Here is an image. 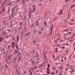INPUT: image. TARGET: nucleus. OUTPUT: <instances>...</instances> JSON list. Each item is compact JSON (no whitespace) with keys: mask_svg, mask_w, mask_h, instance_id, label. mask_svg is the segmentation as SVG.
<instances>
[{"mask_svg":"<svg viewBox=\"0 0 75 75\" xmlns=\"http://www.w3.org/2000/svg\"><path fill=\"white\" fill-rule=\"evenodd\" d=\"M35 11V5H33V9L32 10V12L33 13H34Z\"/></svg>","mask_w":75,"mask_h":75,"instance_id":"obj_1","label":"nucleus"},{"mask_svg":"<svg viewBox=\"0 0 75 75\" xmlns=\"http://www.w3.org/2000/svg\"><path fill=\"white\" fill-rule=\"evenodd\" d=\"M29 11L30 13L28 14V18H30V15L31 14H32V12L31 11V8H29Z\"/></svg>","mask_w":75,"mask_h":75,"instance_id":"obj_2","label":"nucleus"},{"mask_svg":"<svg viewBox=\"0 0 75 75\" xmlns=\"http://www.w3.org/2000/svg\"><path fill=\"white\" fill-rule=\"evenodd\" d=\"M16 8H17V6H15L14 8H13L11 10V11H14L15 10H16Z\"/></svg>","mask_w":75,"mask_h":75,"instance_id":"obj_3","label":"nucleus"},{"mask_svg":"<svg viewBox=\"0 0 75 75\" xmlns=\"http://www.w3.org/2000/svg\"><path fill=\"white\" fill-rule=\"evenodd\" d=\"M53 25H54V24H52V26L51 28L50 29V34L49 35L52 34V28H53Z\"/></svg>","mask_w":75,"mask_h":75,"instance_id":"obj_4","label":"nucleus"},{"mask_svg":"<svg viewBox=\"0 0 75 75\" xmlns=\"http://www.w3.org/2000/svg\"><path fill=\"white\" fill-rule=\"evenodd\" d=\"M35 25L36 27H38V21H37L36 23H35Z\"/></svg>","mask_w":75,"mask_h":75,"instance_id":"obj_5","label":"nucleus"},{"mask_svg":"<svg viewBox=\"0 0 75 75\" xmlns=\"http://www.w3.org/2000/svg\"><path fill=\"white\" fill-rule=\"evenodd\" d=\"M11 57H12V55H10L8 57V61L9 60H10V58H11Z\"/></svg>","mask_w":75,"mask_h":75,"instance_id":"obj_6","label":"nucleus"},{"mask_svg":"<svg viewBox=\"0 0 75 75\" xmlns=\"http://www.w3.org/2000/svg\"><path fill=\"white\" fill-rule=\"evenodd\" d=\"M16 59H17V58H13V62L15 63V62L16 61Z\"/></svg>","mask_w":75,"mask_h":75,"instance_id":"obj_7","label":"nucleus"},{"mask_svg":"<svg viewBox=\"0 0 75 75\" xmlns=\"http://www.w3.org/2000/svg\"><path fill=\"white\" fill-rule=\"evenodd\" d=\"M11 14H12V17H13V16H14V12H12V13H11Z\"/></svg>","mask_w":75,"mask_h":75,"instance_id":"obj_8","label":"nucleus"},{"mask_svg":"<svg viewBox=\"0 0 75 75\" xmlns=\"http://www.w3.org/2000/svg\"><path fill=\"white\" fill-rule=\"evenodd\" d=\"M30 32H28L26 33L25 35V37H27V35H28L29 34H30Z\"/></svg>","mask_w":75,"mask_h":75,"instance_id":"obj_9","label":"nucleus"},{"mask_svg":"<svg viewBox=\"0 0 75 75\" xmlns=\"http://www.w3.org/2000/svg\"><path fill=\"white\" fill-rule=\"evenodd\" d=\"M21 57L20 56L19 57V58L18 59V61H21Z\"/></svg>","mask_w":75,"mask_h":75,"instance_id":"obj_10","label":"nucleus"},{"mask_svg":"<svg viewBox=\"0 0 75 75\" xmlns=\"http://www.w3.org/2000/svg\"><path fill=\"white\" fill-rule=\"evenodd\" d=\"M4 11V9L3 8L2 9V11L0 12V14H1V13H2V12H3Z\"/></svg>","mask_w":75,"mask_h":75,"instance_id":"obj_11","label":"nucleus"},{"mask_svg":"<svg viewBox=\"0 0 75 75\" xmlns=\"http://www.w3.org/2000/svg\"><path fill=\"white\" fill-rule=\"evenodd\" d=\"M44 25L46 26L47 25V23L46 22V21H45L44 23Z\"/></svg>","mask_w":75,"mask_h":75,"instance_id":"obj_12","label":"nucleus"},{"mask_svg":"<svg viewBox=\"0 0 75 75\" xmlns=\"http://www.w3.org/2000/svg\"><path fill=\"white\" fill-rule=\"evenodd\" d=\"M63 69V67H60L59 68V69L60 70H61V69Z\"/></svg>","mask_w":75,"mask_h":75,"instance_id":"obj_13","label":"nucleus"},{"mask_svg":"<svg viewBox=\"0 0 75 75\" xmlns=\"http://www.w3.org/2000/svg\"><path fill=\"white\" fill-rule=\"evenodd\" d=\"M17 41H18V40H19V36H17Z\"/></svg>","mask_w":75,"mask_h":75,"instance_id":"obj_14","label":"nucleus"},{"mask_svg":"<svg viewBox=\"0 0 75 75\" xmlns=\"http://www.w3.org/2000/svg\"><path fill=\"white\" fill-rule=\"evenodd\" d=\"M69 1V0H66L65 1V3H67L68 1Z\"/></svg>","mask_w":75,"mask_h":75,"instance_id":"obj_15","label":"nucleus"},{"mask_svg":"<svg viewBox=\"0 0 75 75\" xmlns=\"http://www.w3.org/2000/svg\"><path fill=\"white\" fill-rule=\"evenodd\" d=\"M20 54H21V53L20 52H19L17 54L18 57V56H19Z\"/></svg>","mask_w":75,"mask_h":75,"instance_id":"obj_16","label":"nucleus"},{"mask_svg":"<svg viewBox=\"0 0 75 75\" xmlns=\"http://www.w3.org/2000/svg\"><path fill=\"white\" fill-rule=\"evenodd\" d=\"M62 10H61L60 11V13H59V14H62Z\"/></svg>","mask_w":75,"mask_h":75,"instance_id":"obj_17","label":"nucleus"},{"mask_svg":"<svg viewBox=\"0 0 75 75\" xmlns=\"http://www.w3.org/2000/svg\"><path fill=\"white\" fill-rule=\"evenodd\" d=\"M18 45H16V48L17 49V50H18V47H17Z\"/></svg>","mask_w":75,"mask_h":75,"instance_id":"obj_18","label":"nucleus"},{"mask_svg":"<svg viewBox=\"0 0 75 75\" xmlns=\"http://www.w3.org/2000/svg\"><path fill=\"white\" fill-rule=\"evenodd\" d=\"M18 51L16 50H15V53H18Z\"/></svg>","mask_w":75,"mask_h":75,"instance_id":"obj_19","label":"nucleus"},{"mask_svg":"<svg viewBox=\"0 0 75 75\" xmlns=\"http://www.w3.org/2000/svg\"><path fill=\"white\" fill-rule=\"evenodd\" d=\"M5 23H6V21H4L3 23V24L4 25L5 24Z\"/></svg>","mask_w":75,"mask_h":75,"instance_id":"obj_20","label":"nucleus"},{"mask_svg":"<svg viewBox=\"0 0 75 75\" xmlns=\"http://www.w3.org/2000/svg\"><path fill=\"white\" fill-rule=\"evenodd\" d=\"M33 43H34V44H36V43H35V41H33Z\"/></svg>","mask_w":75,"mask_h":75,"instance_id":"obj_21","label":"nucleus"},{"mask_svg":"<svg viewBox=\"0 0 75 75\" xmlns=\"http://www.w3.org/2000/svg\"><path fill=\"white\" fill-rule=\"evenodd\" d=\"M20 24H21V25L20 27H21V25H22V24H23V23H22V22H21L20 23Z\"/></svg>","mask_w":75,"mask_h":75,"instance_id":"obj_22","label":"nucleus"},{"mask_svg":"<svg viewBox=\"0 0 75 75\" xmlns=\"http://www.w3.org/2000/svg\"><path fill=\"white\" fill-rule=\"evenodd\" d=\"M3 33L4 34V35H5V34H6V31H4L3 32Z\"/></svg>","mask_w":75,"mask_h":75,"instance_id":"obj_23","label":"nucleus"},{"mask_svg":"<svg viewBox=\"0 0 75 75\" xmlns=\"http://www.w3.org/2000/svg\"><path fill=\"white\" fill-rule=\"evenodd\" d=\"M37 55H38V59H39V60H40V58H39V56H38V54H37Z\"/></svg>","mask_w":75,"mask_h":75,"instance_id":"obj_24","label":"nucleus"},{"mask_svg":"<svg viewBox=\"0 0 75 75\" xmlns=\"http://www.w3.org/2000/svg\"><path fill=\"white\" fill-rule=\"evenodd\" d=\"M52 68L53 70H55V68L54 67H53Z\"/></svg>","mask_w":75,"mask_h":75,"instance_id":"obj_25","label":"nucleus"},{"mask_svg":"<svg viewBox=\"0 0 75 75\" xmlns=\"http://www.w3.org/2000/svg\"><path fill=\"white\" fill-rule=\"evenodd\" d=\"M47 70H48V71H50V69H49L48 67L47 68Z\"/></svg>","mask_w":75,"mask_h":75,"instance_id":"obj_26","label":"nucleus"},{"mask_svg":"<svg viewBox=\"0 0 75 75\" xmlns=\"http://www.w3.org/2000/svg\"><path fill=\"white\" fill-rule=\"evenodd\" d=\"M71 70H72V71H75L74 68H72L71 69Z\"/></svg>","mask_w":75,"mask_h":75,"instance_id":"obj_27","label":"nucleus"},{"mask_svg":"<svg viewBox=\"0 0 75 75\" xmlns=\"http://www.w3.org/2000/svg\"><path fill=\"white\" fill-rule=\"evenodd\" d=\"M47 67H49L50 68V64H47Z\"/></svg>","mask_w":75,"mask_h":75,"instance_id":"obj_28","label":"nucleus"},{"mask_svg":"<svg viewBox=\"0 0 75 75\" xmlns=\"http://www.w3.org/2000/svg\"><path fill=\"white\" fill-rule=\"evenodd\" d=\"M23 72H24V74H26V72H25V71H23Z\"/></svg>","mask_w":75,"mask_h":75,"instance_id":"obj_29","label":"nucleus"},{"mask_svg":"<svg viewBox=\"0 0 75 75\" xmlns=\"http://www.w3.org/2000/svg\"><path fill=\"white\" fill-rule=\"evenodd\" d=\"M2 40H3V39L1 38H0V41H2Z\"/></svg>","mask_w":75,"mask_h":75,"instance_id":"obj_30","label":"nucleus"},{"mask_svg":"<svg viewBox=\"0 0 75 75\" xmlns=\"http://www.w3.org/2000/svg\"><path fill=\"white\" fill-rule=\"evenodd\" d=\"M32 64H33V65H34V61H32Z\"/></svg>","mask_w":75,"mask_h":75,"instance_id":"obj_31","label":"nucleus"},{"mask_svg":"<svg viewBox=\"0 0 75 75\" xmlns=\"http://www.w3.org/2000/svg\"><path fill=\"white\" fill-rule=\"evenodd\" d=\"M20 1V0H17V3H18V1Z\"/></svg>","mask_w":75,"mask_h":75,"instance_id":"obj_32","label":"nucleus"},{"mask_svg":"<svg viewBox=\"0 0 75 75\" xmlns=\"http://www.w3.org/2000/svg\"><path fill=\"white\" fill-rule=\"evenodd\" d=\"M4 2L3 4H2L1 6L2 7L3 6V5L4 4Z\"/></svg>","mask_w":75,"mask_h":75,"instance_id":"obj_33","label":"nucleus"},{"mask_svg":"<svg viewBox=\"0 0 75 75\" xmlns=\"http://www.w3.org/2000/svg\"><path fill=\"white\" fill-rule=\"evenodd\" d=\"M26 30V28H25V29L24 30H22V31H24V30Z\"/></svg>","mask_w":75,"mask_h":75,"instance_id":"obj_34","label":"nucleus"},{"mask_svg":"<svg viewBox=\"0 0 75 75\" xmlns=\"http://www.w3.org/2000/svg\"><path fill=\"white\" fill-rule=\"evenodd\" d=\"M10 23L11 24H13V21H11L10 22Z\"/></svg>","mask_w":75,"mask_h":75,"instance_id":"obj_35","label":"nucleus"},{"mask_svg":"<svg viewBox=\"0 0 75 75\" xmlns=\"http://www.w3.org/2000/svg\"><path fill=\"white\" fill-rule=\"evenodd\" d=\"M54 53H58V52L57 51H55L54 52Z\"/></svg>","mask_w":75,"mask_h":75,"instance_id":"obj_36","label":"nucleus"},{"mask_svg":"<svg viewBox=\"0 0 75 75\" xmlns=\"http://www.w3.org/2000/svg\"><path fill=\"white\" fill-rule=\"evenodd\" d=\"M57 20V19H56V18H55L53 20V21H55V20Z\"/></svg>","mask_w":75,"mask_h":75,"instance_id":"obj_37","label":"nucleus"},{"mask_svg":"<svg viewBox=\"0 0 75 75\" xmlns=\"http://www.w3.org/2000/svg\"><path fill=\"white\" fill-rule=\"evenodd\" d=\"M75 6V4L74 5H72L71 6V7H74V6Z\"/></svg>","mask_w":75,"mask_h":75,"instance_id":"obj_38","label":"nucleus"},{"mask_svg":"<svg viewBox=\"0 0 75 75\" xmlns=\"http://www.w3.org/2000/svg\"><path fill=\"white\" fill-rule=\"evenodd\" d=\"M34 58H37V56H34Z\"/></svg>","mask_w":75,"mask_h":75,"instance_id":"obj_39","label":"nucleus"},{"mask_svg":"<svg viewBox=\"0 0 75 75\" xmlns=\"http://www.w3.org/2000/svg\"><path fill=\"white\" fill-rule=\"evenodd\" d=\"M46 72H47V74H50V73H49V71H46Z\"/></svg>","mask_w":75,"mask_h":75,"instance_id":"obj_40","label":"nucleus"},{"mask_svg":"<svg viewBox=\"0 0 75 75\" xmlns=\"http://www.w3.org/2000/svg\"><path fill=\"white\" fill-rule=\"evenodd\" d=\"M25 0L26 2H28V1H29V0Z\"/></svg>","mask_w":75,"mask_h":75,"instance_id":"obj_41","label":"nucleus"},{"mask_svg":"<svg viewBox=\"0 0 75 75\" xmlns=\"http://www.w3.org/2000/svg\"><path fill=\"white\" fill-rule=\"evenodd\" d=\"M6 61L7 63V64H8V61H7V59H6Z\"/></svg>","mask_w":75,"mask_h":75,"instance_id":"obj_42","label":"nucleus"},{"mask_svg":"<svg viewBox=\"0 0 75 75\" xmlns=\"http://www.w3.org/2000/svg\"><path fill=\"white\" fill-rule=\"evenodd\" d=\"M43 66V64H42V65L40 66V67H42Z\"/></svg>","mask_w":75,"mask_h":75,"instance_id":"obj_43","label":"nucleus"},{"mask_svg":"<svg viewBox=\"0 0 75 75\" xmlns=\"http://www.w3.org/2000/svg\"><path fill=\"white\" fill-rule=\"evenodd\" d=\"M47 54V51H46L45 53V54Z\"/></svg>","mask_w":75,"mask_h":75,"instance_id":"obj_44","label":"nucleus"},{"mask_svg":"<svg viewBox=\"0 0 75 75\" xmlns=\"http://www.w3.org/2000/svg\"><path fill=\"white\" fill-rule=\"evenodd\" d=\"M15 33H16V32H17V30H16V29H15Z\"/></svg>","mask_w":75,"mask_h":75,"instance_id":"obj_45","label":"nucleus"},{"mask_svg":"<svg viewBox=\"0 0 75 75\" xmlns=\"http://www.w3.org/2000/svg\"><path fill=\"white\" fill-rule=\"evenodd\" d=\"M30 71V74H31V75H32V72H31L30 71Z\"/></svg>","mask_w":75,"mask_h":75,"instance_id":"obj_46","label":"nucleus"},{"mask_svg":"<svg viewBox=\"0 0 75 75\" xmlns=\"http://www.w3.org/2000/svg\"><path fill=\"white\" fill-rule=\"evenodd\" d=\"M61 61L62 62H63V61H64V60H63V59H62Z\"/></svg>","mask_w":75,"mask_h":75,"instance_id":"obj_47","label":"nucleus"},{"mask_svg":"<svg viewBox=\"0 0 75 75\" xmlns=\"http://www.w3.org/2000/svg\"><path fill=\"white\" fill-rule=\"evenodd\" d=\"M23 3H24V0H22Z\"/></svg>","mask_w":75,"mask_h":75,"instance_id":"obj_48","label":"nucleus"},{"mask_svg":"<svg viewBox=\"0 0 75 75\" xmlns=\"http://www.w3.org/2000/svg\"><path fill=\"white\" fill-rule=\"evenodd\" d=\"M12 47L13 48H14V45H12Z\"/></svg>","mask_w":75,"mask_h":75,"instance_id":"obj_49","label":"nucleus"},{"mask_svg":"<svg viewBox=\"0 0 75 75\" xmlns=\"http://www.w3.org/2000/svg\"><path fill=\"white\" fill-rule=\"evenodd\" d=\"M24 19L25 20V18H26L25 16L24 17Z\"/></svg>","mask_w":75,"mask_h":75,"instance_id":"obj_50","label":"nucleus"},{"mask_svg":"<svg viewBox=\"0 0 75 75\" xmlns=\"http://www.w3.org/2000/svg\"><path fill=\"white\" fill-rule=\"evenodd\" d=\"M14 43L13 42H12V45H14Z\"/></svg>","mask_w":75,"mask_h":75,"instance_id":"obj_51","label":"nucleus"},{"mask_svg":"<svg viewBox=\"0 0 75 75\" xmlns=\"http://www.w3.org/2000/svg\"><path fill=\"white\" fill-rule=\"evenodd\" d=\"M52 75H54V73L53 72H52Z\"/></svg>","mask_w":75,"mask_h":75,"instance_id":"obj_52","label":"nucleus"},{"mask_svg":"<svg viewBox=\"0 0 75 75\" xmlns=\"http://www.w3.org/2000/svg\"><path fill=\"white\" fill-rule=\"evenodd\" d=\"M2 36H3V34L2 33H1V37H2Z\"/></svg>","mask_w":75,"mask_h":75,"instance_id":"obj_53","label":"nucleus"},{"mask_svg":"<svg viewBox=\"0 0 75 75\" xmlns=\"http://www.w3.org/2000/svg\"><path fill=\"white\" fill-rule=\"evenodd\" d=\"M64 31L65 32H67V30H64Z\"/></svg>","mask_w":75,"mask_h":75,"instance_id":"obj_54","label":"nucleus"},{"mask_svg":"<svg viewBox=\"0 0 75 75\" xmlns=\"http://www.w3.org/2000/svg\"><path fill=\"white\" fill-rule=\"evenodd\" d=\"M35 31H36V30H34V33H35Z\"/></svg>","mask_w":75,"mask_h":75,"instance_id":"obj_55","label":"nucleus"},{"mask_svg":"<svg viewBox=\"0 0 75 75\" xmlns=\"http://www.w3.org/2000/svg\"><path fill=\"white\" fill-rule=\"evenodd\" d=\"M6 68H8V66H7V65H6Z\"/></svg>","mask_w":75,"mask_h":75,"instance_id":"obj_56","label":"nucleus"},{"mask_svg":"<svg viewBox=\"0 0 75 75\" xmlns=\"http://www.w3.org/2000/svg\"><path fill=\"white\" fill-rule=\"evenodd\" d=\"M7 31H10V30L7 29Z\"/></svg>","mask_w":75,"mask_h":75,"instance_id":"obj_57","label":"nucleus"},{"mask_svg":"<svg viewBox=\"0 0 75 75\" xmlns=\"http://www.w3.org/2000/svg\"><path fill=\"white\" fill-rule=\"evenodd\" d=\"M39 63H40V62H37V63H36L35 64H39Z\"/></svg>","mask_w":75,"mask_h":75,"instance_id":"obj_58","label":"nucleus"},{"mask_svg":"<svg viewBox=\"0 0 75 75\" xmlns=\"http://www.w3.org/2000/svg\"><path fill=\"white\" fill-rule=\"evenodd\" d=\"M8 37L7 36H6V38H8Z\"/></svg>","mask_w":75,"mask_h":75,"instance_id":"obj_59","label":"nucleus"},{"mask_svg":"<svg viewBox=\"0 0 75 75\" xmlns=\"http://www.w3.org/2000/svg\"><path fill=\"white\" fill-rule=\"evenodd\" d=\"M11 16H10L9 19H11Z\"/></svg>","mask_w":75,"mask_h":75,"instance_id":"obj_60","label":"nucleus"},{"mask_svg":"<svg viewBox=\"0 0 75 75\" xmlns=\"http://www.w3.org/2000/svg\"><path fill=\"white\" fill-rule=\"evenodd\" d=\"M64 58L65 59V61H66V60H67V59H66V58L65 57H64Z\"/></svg>","mask_w":75,"mask_h":75,"instance_id":"obj_61","label":"nucleus"},{"mask_svg":"<svg viewBox=\"0 0 75 75\" xmlns=\"http://www.w3.org/2000/svg\"><path fill=\"white\" fill-rule=\"evenodd\" d=\"M37 67H34V68H33V69H35L36 68H37Z\"/></svg>","mask_w":75,"mask_h":75,"instance_id":"obj_62","label":"nucleus"},{"mask_svg":"<svg viewBox=\"0 0 75 75\" xmlns=\"http://www.w3.org/2000/svg\"><path fill=\"white\" fill-rule=\"evenodd\" d=\"M56 50L57 51H58V48H56Z\"/></svg>","mask_w":75,"mask_h":75,"instance_id":"obj_63","label":"nucleus"},{"mask_svg":"<svg viewBox=\"0 0 75 75\" xmlns=\"http://www.w3.org/2000/svg\"><path fill=\"white\" fill-rule=\"evenodd\" d=\"M5 50V48H3L2 50H3H3Z\"/></svg>","mask_w":75,"mask_h":75,"instance_id":"obj_64","label":"nucleus"}]
</instances>
